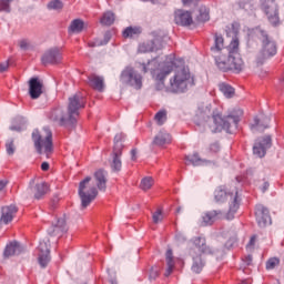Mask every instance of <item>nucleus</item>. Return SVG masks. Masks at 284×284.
I'll return each instance as SVG.
<instances>
[{
    "label": "nucleus",
    "instance_id": "nucleus-1",
    "mask_svg": "<svg viewBox=\"0 0 284 284\" xmlns=\"http://www.w3.org/2000/svg\"><path fill=\"white\" fill-rule=\"evenodd\" d=\"M223 50H225V39H223V36L215 33L214 43L210 48V54L214 59L216 67L222 72H233V74H241L245 68V62H243V58H241L239 38H233L229 44L227 59L225 55H223Z\"/></svg>",
    "mask_w": 284,
    "mask_h": 284
},
{
    "label": "nucleus",
    "instance_id": "nucleus-2",
    "mask_svg": "<svg viewBox=\"0 0 284 284\" xmlns=\"http://www.w3.org/2000/svg\"><path fill=\"white\" fill-rule=\"evenodd\" d=\"M241 116H243V110L241 109L224 118L214 112L212 113V116L204 112H200L195 115L194 123L199 126L203 125V128H210L211 132H223V130H225V132L232 134V130L239 128Z\"/></svg>",
    "mask_w": 284,
    "mask_h": 284
},
{
    "label": "nucleus",
    "instance_id": "nucleus-3",
    "mask_svg": "<svg viewBox=\"0 0 284 284\" xmlns=\"http://www.w3.org/2000/svg\"><path fill=\"white\" fill-rule=\"evenodd\" d=\"M214 201L215 203H225L229 201V211L225 215L226 221L234 220V214L239 212V207H241V197L239 196V191L227 192L225 186H217L214 191Z\"/></svg>",
    "mask_w": 284,
    "mask_h": 284
},
{
    "label": "nucleus",
    "instance_id": "nucleus-4",
    "mask_svg": "<svg viewBox=\"0 0 284 284\" xmlns=\"http://www.w3.org/2000/svg\"><path fill=\"white\" fill-rule=\"evenodd\" d=\"M174 68H176V62H174V58L170 55L166 58L165 62L159 64V69H149L148 64L143 63L142 72L146 73L150 70L155 81H158V90H163L165 88V79L169 74L174 72Z\"/></svg>",
    "mask_w": 284,
    "mask_h": 284
},
{
    "label": "nucleus",
    "instance_id": "nucleus-5",
    "mask_svg": "<svg viewBox=\"0 0 284 284\" xmlns=\"http://www.w3.org/2000/svg\"><path fill=\"white\" fill-rule=\"evenodd\" d=\"M44 133H45V136L43 138L41 135V133H39V130H37V129L33 130L32 141L34 143V148H36L38 154H43V150H44V154H47V156H49L50 154H52V152L54 150V145L52 142V131H50V129L45 128Z\"/></svg>",
    "mask_w": 284,
    "mask_h": 284
},
{
    "label": "nucleus",
    "instance_id": "nucleus-6",
    "mask_svg": "<svg viewBox=\"0 0 284 284\" xmlns=\"http://www.w3.org/2000/svg\"><path fill=\"white\" fill-rule=\"evenodd\" d=\"M90 181H92L91 176H87L79 183L78 194L81 200V209L85 210L99 196V191L95 186L90 187Z\"/></svg>",
    "mask_w": 284,
    "mask_h": 284
},
{
    "label": "nucleus",
    "instance_id": "nucleus-7",
    "mask_svg": "<svg viewBox=\"0 0 284 284\" xmlns=\"http://www.w3.org/2000/svg\"><path fill=\"white\" fill-rule=\"evenodd\" d=\"M190 83V71L185 68L178 70L173 78L170 79L169 90L173 94H183L187 92V84Z\"/></svg>",
    "mask_w": 284,
    "mask_h": 284
},
{
    "label": "nucleus",
    "instance_id": "nucleus-8",
    "mask_svg": "<svg viewBox=\"0 0 284 284\" xmlns=\"http://www.w3.org/2000/svg\"><path fill=\"white\" fill-rule=\"evenodd\" d=\"M120 82L122 85H129L134 90H141L143 88V77L134 70L132 67H126L120 74Z\"/></svg>",
    "mask_w": 284,
    "mask_h": 284
},
{
    "label": "nucleus",
    "instance_id": "nucleus-9",
    "mask_svg": "<svg viewBox=\"0 0 284 284\" xmlns=\"http://www.w3.org/2000/svg\"><path fill=\"white\" fill-rule=\"evenodd\" d=\"M85 108V97L78 92L69 98L68 114L70 121L77 125V119H79V111Z\"/></svg>",
    "mask_w": 284,
    "mask_h": 284
},
{
    "label": "nucleus",
    "instance_id": "nucleus-10",
    "mask_svg": "<svg viewBox=\"0 0 284 284\" xmlns=\"http://www.w3.org/2000/svg\"><path fill=\"white\" fill-rule=\"evenodd\" d=\"M262 10L265 12L270 23L274 27L281 24V19L278 18V4L275 0H262Z\"/></svg>",
    "mask_w": 284,
    "mask_h": 284
},
{
    "label": "nucleus",
    "instance_id": "nucleus-11",
    "mask_svg": "<svg viewBox=\"0 0 284 284\" xmlns=\"http://www.w3.org/2000/svg\"><path fill=\"white\" fill-rule=\"evenodd\" d=\"M49 119L53 121V123H59L62 128H68L69 130H72V128L77 125L74 122L70 121V113L65 114L61 106L53 109L49 113Z\"/></svg>",
    "mask_w": 284,
    "mask_h": 284
},
{
    "label": "nucleus",
    "instance_id": "nucleus-12",
    "mask_svg": "<svg viewBox=\"0 0 284 284\" xmlns=\"http://www.w3.org/2000/svg\"><path fill=\"white\" fill-rule=\"evenodd\" d=\"M260 39L262 41V59H270L276 54V42L270 38L266 31H260Z\"/></svg>",
    "mask_w": 284,
    "mask_h": 284
},
{
    "label": "nucleus",
    "instance_id": "nucleus-13",
    "mask_svg": "<svg viewBox=\"0 0 284 284\" xmlns=\"http://www.w3.org/2000/svg\"><path fill=\"white\" fill-rule=\"evenodd\" d=\"M41 61L43 65H59V63L63 61V52L61 51V48L53 47L48 49L43 53Z\"/></svg>",
    "mask_w": 284,
    "mask_h": 284
},
{
    "label": "nucleus",
    "instance_id": "nucleus-14",
    "mask_svg": "<svg viewBox=\"0 0 284 284\" xmlns=\"http://www.w3.org/2000/svg\"><path fill=\"white\" fill-rule=\"evenodd\" d=\"M255 220L258 227H267L272 225V215H270V209L263 204L255 206Z\"/></svg>",
    "mask_w": 284,
    "mask_h": 284
},
{
    "label": "nucleus",
    "instance_id": "nucleus-15",
    "mask_svg": "<svg viewBox=\"0 0 284 284\" xmlns=\"http://www.w3.org/2000/svg\"><path fill=\"white\" fill-rule=\"evenodd\" d=\"M191 243H193V250L196 252L197 250V255L201 256V254H216L219 250L212 248V246L207 245V240L204 236H195L191 240Z\"/></svg>",
    "mask_w": 284,
    "mask_h": 284
},
{
    "label": "nucleus",
    "instance_id": "nucleus-16",
    "mask_svg": "<svg viewBox=\"0 0 284 284\" xmlns=\"http://www.w3.org/2000/svg\"><path fill=\"white\" fill-rule=\"evenodd\" d=\"M163 48V38L155 37L154 40H148L139 44L138 52L145 54L148 52H156Z\"/></svg>",
    "mask_w": 284,
    "mask_h": 284
},
{
    "label": "nucleus",
    "instance_id": "nucleus-17",
    "mask_svg": "<svg viewBox=\"0 0 284 284\" xmlns=\"http://www.w3.org/2000/svg\"><path fill=\"white\" fill-rule=\"evenodd\" d=\"M38 262L40 267L45 268L48 267V263H50V240L48 241H41L38 246Z\"/></svg>",
    "mask_w": 284,
    "mask_h": 284
},
{
    "label": "nucleus",
    "instance_id": "nucleus-18",
    "mask_svg": "<svg viewBox=\"0 0 284 284\" xmlns=\"http://www.w3.org/2000/svg\"><path fill=\"white\" fill-rule=\"evenodd\" d=\"M270 148H272V136L266 135L255 142L253 153L260 159H263V156L267 154V150H270Z\"/></svg>",
    "mask_w": 284,
    "mask_h": 284
},
{
    "label": "nucleus",
    "instance_id": "nucleus-19",
    "mask_svg": "<svg viewBox=\"0 0 284 284\" xmlns=\"http://www.w3.org/2000/svg\"><path fill=\"white\" fill-rule=\"evenodd\" d=\"M17 212H19V209H17V206L13 204L2 206L0 223H3V225H8V223H12Z\"/></svg>",
    "mask_w": 284,
    "mask_h": 284
},
{
    "label": "nucleus",
    "instance_id": "nucleus-20",
    "mask_svg": "<svg viewBox=\"0 0 284 284\" xmlns=\"http://www.w3.org/2000/svg\"><path fill=\"white\" fill-rule=\"evenodd\" d=\"M267 128H270V116L263 114L255 116L251 124L252 132H265Z\"/></svg>",
    "mask_w": 284,
    "mask_h": 284
},
{
    "label": "nucleus",
    "instance_id": "nucleus-21",
    "mask_svg": "<svg viewBox=\"0 0 284 284\" xmlns=\"http://www.w3.org/2000/svg\"><path fill=\"white\" fill-rule=\"evenodd\" d=\"M43 94V82L39 78L29 80V95L31 99H39Z\"/></svg>",
    "mask_w": 284,
    "mask_h": 284
},
{
    "label": "nucleus",
    "instance_id": "nucleus-22",
    "mask_svg": "<svg viewBox=\"0 0 284 284\" xmlns=\"http://www.w3.org/2000/svg\"><path fill=\"white\" fill-rule=\"evenodd\" d=\"M174 21L176 26H182L183 28H187L194 23L192 19V13L190 11L178 10L175 12Z\"/></svg>",
    "mask_w": 284,
    "mask_h": 284
},
{
    "label": "nucleus",
    "instance_id": "nucleus-23",
    "mask_svg": "<svg viewBox=\"0 0 284 284\" xmlns=\"http://www.w3.org/2000/svg\"><path fill=\"white\" fill-rule=\"evenodd\" d=\"M94 181L100 192H105V190H108V172L105 170L100 169L95 171Z\"/></svg>",
    "mask_w": 284,
    "mask_h": 284
},
{
    "label": "nucleus",
    "instance_id": "nucleus-24",
    "mask_svg": "<svg viewBox=\"0 0 284 284\" xmlns=\"http://www.w3.org/2000/svg\"><path fill=\"white\" fill-rule=\"evenodd\" d=\"M190 256H192L193 264H192V272L195 274H201L203 272V268L205 267V261H203V257L194 251V248H191L189 252Z\"/></svg>",
    "mask_w": 284,
    "mask_h": 284
},
{
    "label": "nucleus",
    "instance_id": "nucleus-25",
    "mask_svg": "<svg viewBox=\"0 0 284 284\" xmlns=\"http://www.w3.org/2000/svg\"><path fill=\"white\" fill-rule=\"evenodd\" d=\"M87 83L90 88L93 90H97L98 92H103L105 89V82L103 77L97 75V74H91L88 77Z\"/></svg>",
    "mask_w": 284,
    "mask_h": 284
},
{
    "label": "nucleus",
    "instance_id": "nucleus-26",
    "mask_svg": "<svg viewBox=\"0 0 284 284\" xmlns=\"http://www.w3.org/2000/svg\"><path fill=\"white\" fill-rule=\"evenodd\" d=\"M123 155V151H121V146L113 149L112 151V161H111V170L112 172H121V168H123V163L121 162V156Z\"/></svg>",
    "mask_w": 284,
    "mask_h": 284
},
{
    "label": "nucleus",
    "instance_id": "nucleus-27",
    "mask_svg": "<svg viewBox=\"0 0 284 284\" xmlns=\"http://www.w3.org/2000/svg\"><path fill=\"white\" fill-rule=\"evenodd\" d=\"M172 138L170 136V133L165 131H160L153 139V145H158V148H163V145H168V143H171Z\"/></svg>",
    "mask_w": 284,
    "mask_h": 284
},
{
    "label": "nucleus",
    "instance_id": "nucleus-28",
    "mask_svg": "<svg viewBox=\"0 0 284 284\" xmlns=\"http://www.w3.org/2000/svg\"><path fill=\"white\" fill-rule=\"evenodd\" d=\"M165 261H166V271L164 273V276H170L172 272H174V253L172 252V248L166 250L165 253Z\"/></svg>",
    "mask_w": 284,
    "mask_h": 284
},
{
    "label": "nucleus",
    "instance_id": "nucleus-29",
    "mask_svg": "<svg viewBox=\"0 0 284 284\" xmlns=\"http://www.w3.org/2000/svg\"><path fill=\"white\" fill-rule=\"evenodd\" d=\"M219 214H221V211H216V210L205 212L202 216V225L204 226L213 225Z\"/></svg>",
    "mask_w": 284,
    "mask_h": 284
},
{
    "label": "nucleus",
    "instance_id": "nucleus-30",
    "mask_svg": "<svg viewBox=\"0 0 284 284\" xmlns=\"http://www.w3.org/2000/svg\"><path fill=\"white\" fill-rule=\"evenodd\" d=\"M49 191H50V186L48 185V183L41 182L36 184L34 199H37V201H41V199H43V195L48 194Z\"/></svg>",
    "mask_w": 284,
    "mask_h": 284
},
{
    "label": "nucleus",
    "instance_id": "nucleus-31",
    "mask_svg": "<svg viewBox=\"0 0 284 284\" xmlns=\"http://www.w3.org/2000/svg\"><path fill=\"white\" fill-rule=\"evenodd\" d=\"M21 252V246L17 242H11L4 248L3 256L4 258H10V256H14V254H19Z\"/></svg>",
    "mask_w": 284,
    "mask_h": 284
},
{
    "label": "nucleus",
    "instance_id": "nucleus-32",
    "mask_svg": "<svg viewBox=\"0 0 284 284\" xmlns=\"http://www.w3.org/2000/svg\"><path fill=\"white\" fill-rule=\"evenodd\" d=\"M64 230H65V219L60 217L58 219L57 224L52 225L51 230H49V234L51 236H57L59 234H62Z\"/></svg>",
    "mask_w": 284,
    "mask_h": 284
},
{
    "label": "nucleus",
    "instance_id": "nucleus-33",
    "mask_svg": "<svg viewBox=\"0 0 284 284\" xmlns=\"http://www.w3.org/2000/svg\"><path fill=\"white\" fill-rule=\"evenodd\" d=\"M84 28H85V22H83V20L74 19L73 21H71V24L69 27V32L72 34H79L83 32Z\"/></svg>",
    "mask_w": 284,
    "mask_h": 284
},
{
    "label": "nucleus",
    "instance_id": "nucleus-34",
    "mask_svg": "<svg viewBox=\"0 0 284 284\" xmlns=\"http://www.w3.org/2000/svg\"><path fill=\"white\" fill-rule=\"evenodd\" d=\"M185 161H186V165L191 164L194 166L205 165V163H207L206 160L201 159L199 153H193L192 155H185Z\"/></svg>",
    "mask_w": 284,
    "mask_h": 284
},
{
    "label": "nucleus",
    "instance_id": "nucleus-35",
    "mask_svg": "<svg viewBox=\"0 0 284 284\" xmlns=\"http://www.w3.org/2000/svg\"><path fill=\"white\" fill-rule=\"evenodd\" d=\"M139 34H141V28L139 27H128L122 32L124 39H132V37H139Z\"/></svg>",
    "mask_w": 284,
    "mask_h": 284
},
{
    "label": "nucleus",
    "instance_id": "nucleus-36",
    "mask_svg": "<svg viewBox=\"0 0 284 284\" xmlns=\"http://www.w3.org/2000/svg\"><path fill=\"white\" fill-rule=\"evenodd\" d=\"M115 21L114 12L106 11L103 13L102 18L100 19V23L102 26H112Z\"/></svg>",
    "mask_w": 284,
    "mask_h": 284
},
{
    "label": "nucleus",
    "instance_id": "nucleus-37",
    "mask_svg": "<svg viewBox=\"0 0 284 284\" xmlns=\"http://www.w3.org/2000/svg\"><path fill=\"white\" fill-rule=\"evenodd\" d=\"M219 89L224 94V97H226V99H232V97H234V88H232V85L222 82L219 84Z\"/></svg>",
    "mask_w": 284,
    "mask_h": 284
},
{
    "label": "nucleus",
    "instance_id": "nucleus-38",
    "mask_svg": "<svg viewBox=\"0 0 284 284\" xmlns=\"http://www.w3.org/2000/svg\"><path fill=\"white\" fill-rule=\"evenodd\" d=\"M196 21H199L200 23H205V21H210V10H207L206 7H201L199 9Z\"/></svg>",
    "mask_w": 284,
    "mask_h": 284
},
{
    "label": "nucleus",
    "instance_id": "nucleus-39",
    "mask_svg": "<svg viewBox=\"0 0 284 284\" xmlns=\"http://www.w3.org/2000/svg\"><path fill=\"white\" fill-rule=\"evenodd\" d=\"M152 185H154V179H152V176H146L141 180L140 187L143 190V192L151 190Z\"/></svg>",
    "mask_w": 284,
    "mask_h": 284
},
{
    "label": "nucleus",
    "instance_id": "nucleus-40",
    "mask_svg": "<svg viewBox=\"0 0 284 284\" xmlns=\"http://www.w3.org/2000/svg\"><path fill=\"white\" fill-rule=\"evenodd\" d=\"M154 120L156 121L158 125H163L165 121H168V111L166 110H160L154 115Z\"/></svg>",
    "mask_w": 284,
    "mask_h": 284
},
{
    "label": "nucleus",
    "instance_id": "nucleus-41",
    "mask_svg": "<svg viewBox=\"0 0 284 284\" xmlns=\"http://www.w3.org/2000/svg\"><path fill=\"white\" fill-rule=\"evenodd\" d=\"M123 139H125V135L123 133H118L114 136L113 150H115V148H120V152H123Z\"/></svg>",
    "mask_w": 284,
    "mask_h": 284
},
{
    "label": "nucleus",
    "instance_id": "nucleus-42",
    "mask_svg": "<svg viewBox=\"0 0 284 284\" xmlns=\"http://www.w3.org/2000/svg\"><path fill=\"white\" fill-rule=\"evenodd\" d=\"M48 10H63V2L61 0H52L47 4Z\"/></svg>",
    "mask_w": 284,
    "mask_h": 284
},
{
    "label": "nucleus",
    "instance_id": "nucleus-43",
    "mask_svg": "<svg viewBox=\"0 0 284 284\" xmlns=\"http://www.w3.org/2000/svg\"><path fill=\"white\" fill-rule=\"evenodd\" d=\"M14 0H0V12H11L10 4L13 3Z\"/></svg>",
    "mask_w": 284,
    "mask_h": 284
},
{
    "label": "nucleus",
    "instance_id": "nucleus-44",
    "mask_svg": "<svg viewBox=\"0 0 284 284\" xmlns=\"http://www.w3.org/2000/svg\"><path fill=\"white\" fill-rule=\"evenodd\" d=\"M280 263L281 260L278 257H271L266 261V270H274Z\"/></svg>",
    "mask_w": 284,
    "mask_h": 284
},
{
    "label": "nucleus",
    "instance_id": "nucleus-45",
    "mask_svg": "<svg viewBox=\"0 0 284 284\" xmlns=\"http://www.w3.org/2000/svg\"><path fill=\"white\" fill-rule=\"evenodd\" d=\"M6 150H7V154H9L10 156L12 154H14V140L10 139L7 143H6Z\"/></svg>",
    "mask_w": 284,
    "mask_h": 284
},
{
    "label": "nucleus",
    "instance_id": "nucleus-46",
    "mask_svg": "<svg viewBox=\"0 0 284 284\" xmlns=\"http://www.w3.org/2000/svg\"><path fill=\"white\" fill-rule=\"evenodd\" d=\"M19 48L26 52L32 48V44L28 40L22 39L19 41Z\"/></svg>",
    "mask_w": 284,
    "mask_h": 284
},
{
    "label": "nucleus",
    "instance_id": "nucleus-47",
    "mask_svg": "<svg viewBox=\"0 0 284 284\" xmlns=\"http://www.w3.org/2000/svg\"><path fill=\"white\" fill-rule=\"evenodd\" d=\"M150 281H156L159 278V267L152 266L149 273Z\"/></svg>",
    "mask_w": 284,
    "mask_h": 284
},
{
    "label": "nucleus",
    "instance_id": "nucleus-48",
    "mask_svg": "<svg viewBox=\"0 0 284 284\" xmlns=\"http://www.w3.org/2000/svg\"><path fill=\"white\" fill-rule=\"evenodd\" d=\"M163 221V213L161 211H156L153 213V223H160Z\"/></svg>",
    "mask_w": 284,
    "mask_h": 284
},
{
    "label": "nucleus",
    "instance_id": "nucleus-49",
    "mask_svg": "<svg viewBox=\"0 0 284 284\" xmlns=\"http://www.w3.org/2000/svg\"><path fill=\"white\" fill-rule=\"evenodd\" d=\"M221 151V144L219 142H214L210 145V152H213V154H216Z\"/></svg>",
    "mask_w": 284,
    "mask_h": 284
},
{
    "label": "nucleus",
    "instance_id": "nucleus-50",
    "mask_svg": "<svg viewBox=\"0 0 284 284\" xmlns=\"http://www.w3.org/2000/svg\"><path fill=\"white\" fill-rule=\"evenodd\" d=\"M88 45H89V48H99V47L103 45V41L95 40L93 42H89Z\"/></svg>",
    "mask_w": 284,
    "mask_h": 284
},
{
    "label": "nucleus",
    "instance_id": "nucleus-51",
    "mask_svg": "<svg viewBox=\"0 0 284 284\" xmlns=\"http://www.w3.org/2000/svg\"><path fill=\"white\" fill-rule=\"evenodd\" d=\"M254 245H256V235L251 236V239H250V241H248L246 247L253 248Z\"/></svg>",
    "mask_w": 284,
    "mask_h": 284
},
{
    "label": "nucleus",
    "instance_id": "nucleus-52",
    "mask_svg": "<svg viewBox=\"0 0 284 284\" xmlns=\"http://www.w3.org/2000/svg\"><path fill=\"white\" fill-rule=\"evenodd\" d=\"M175 240L178 241V243H185L187 241V239L184 237V235L181 233L175 235Z\"/></svg>",
    "mask_w": 284,
    "mask_h": 284
},
{
    "label": "nucleus",
    "instance_id": "nucleus-53",
    "mask_svg": "<svg viewBox=\"0 0 284 284\" xmlns=\"http://www.w3.org/2000/svg\"><path fill=\"white\" fill-rule=\"evenodd\" d=\"M252 261H253L252 255H247V256H245V257L243 258V263H244V265H246V266L252 265Z\"/></svg>",
    "mask_w": 284,
    "mask_h": 284
},
{
    "label": "nucleus",
    "instance_id": "nucleus-54",
    "mask_svg": "<svg viewBox=\"0 0 284 284\" xmlns=\"http://www.w3.org/2000/svg\"><path fill=\"white\" fill-rule=\"evenodd\" d=\"M270 190V182L264 181L262 186H261V192H263V194H265V192Z\"/></svg>",
    "mask_w": 284,
    "mask_h": 284
},
{
    "label": "nucleus",
    "instance_id": "nucleus-55",
    "mask_svg": "<svg viewBox=\"0 0 284 284\" xmlns=\"http://www.w3.org/2000/svg\"><path fill=\"white\" fill-rule=\"evenodd\" d=\"M10 68V64L8 62H1L0 63V72H6Z\"/></svg>",
    "mask_w": 284,
    "mask_h": 284
},
{
    "label": "nucleus",
    "instance_id": "nucleus-56",
    "mask_svg": "<svg viewBox=\"0 0 284 284\" xmlns=\"http://www.w3.org/2000/svg\"><path fill=\"white\" fill-rule=\"evenodd\" d=\"M48 170H50V163L43 162V163L41 164V171H42V172H48Z\"/></svg>",
    "mask_w": 284,
    "mask_h": 284
},
{
    "label": "nucleus",
    "instance_id": "nucleus-57",
    "mask_svg": "<svg viewBox=\"0 0 284 284\" xmlns=\"http://www.w3.org/2000/svg\"><path fill=\"white\" fill-rule=\"evenodd\" d=\"M10 130H12V132H21L23 129L21 125H11Z\"/></svg>",
    "mask_w": 284,
    "mask_h": 284
},
{
    "label": "nucleus",
    "instance_id": "nucleus-58",
    "mask_svg": "<svg viewBox=\"0 0 284 284\" xmlns=\"http://www.w3.org/2000/svg\"><path fill=\"white\" fill-rule=\"evenodd\" d=\"M103 45H108L110 43V33L104 34V40L102 41Z\"/></svg>",
    "mask_w": 284,
    "mask_h": 284
},
{
    "label": "nucleus",
    "instance_id": "nucleus-59",
    "mask_svg": "<svg viewBox=\"0 0 284 284\" xmlns=\"http://www.w3.org/2000/svg\"><path fill=\"white\" fill-rule=\"evenodd\" d=\"M136 154H138L136 149L131 150V159H132L133 161H136Z\"/></svg>",
    "mask_w": 284,
    "mask_h": 284
},
{
    "label": "nucleus",
    "instance_id": "nucleus-60",
    "mask_svg": "<svg viewBox=\"0 0 284 284\" xmlns=\"http://www.w3.org/2000/svg\"><path fill=\"white\" fill-rule=\"evenodd\" d=\"M6 185H8V181L0 180V192H1V190H3L6 187Z\"/></svg>",
    "mask_w": 284,
    "mask_h": 284
},
{
    "label": "nucleus",
    "instance_id": "nucleus-61",
    "mask_svg": "<svg viewBox=\"0 0 284 284\" xmlns=\"http://www.w3.org/2000/svg\"><path fill=\"white\" fill-rule=\"evenodd\" d=\"M57 203H59V197L52 200L51 207H57Z\"/></svg>",
    "mask_w": 284,
    "mask_h": 284
},
{
    "label": "nucleus",
    "instance_id": "nucleus-62",
    "mask_svg": "<svg viewBox=\"0 0 284 284\" xmlns=\"http://www.w3.org/2000/svg\"><path fill=\"white\" fill-rule=\"evenodd\" d=\"M194 1H199V0H182L184 6H187V3H194Z\"/></svg>",
    "mask_w": 284,
    "mask_h": 284
},
{
    "label": "nucleus",
    "instance_id": "nucleus-63",
    "mask_svg": "<svg viewBox=\"0 0 284 284\" xmlns=\"http://www.w3.org/2000/svg\"><path fill=\"white\" fill-rule=\"evenodd\" d=\"M154 63H156V59H153V60L149 61L148 65H152Z\"/></svg>",
    "mask_w": 284,
    "mask_h": 284
},
{
    "label": "nucleus",
    "instance_id": "nucleus-64",
    "mask_svg": "<svg viewBox=\"0 0 284 284\" xmlns=\"http://www.w3.org/2000/svg\"><path fill=\"white\" fill-rule=\"evenodd\" d=\"M144 1H151L153 4L159 3L156 0H144Z\"/></svg>",
    "mask_w": 284,
    "mask_h": 284
}]
</instances>
